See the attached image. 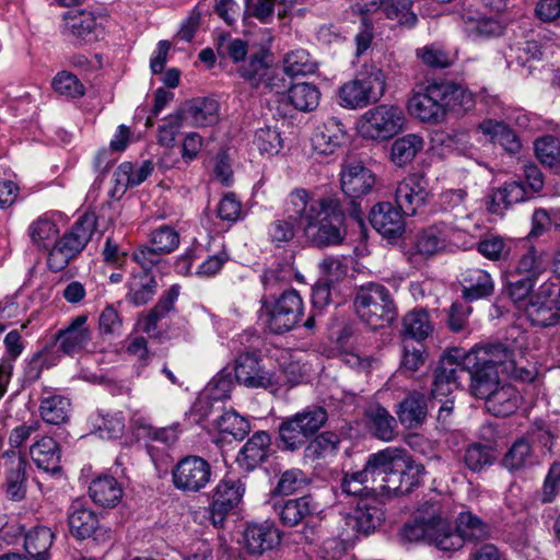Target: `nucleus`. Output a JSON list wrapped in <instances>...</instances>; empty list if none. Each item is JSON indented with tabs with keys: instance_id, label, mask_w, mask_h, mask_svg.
<instances>
[{
	"instance_id": "obj_1",
	"label": "nucleus",
	"mask_w": 560,
	"mask_h": 560,
	"mask_svg": "<svg viewBox=\"0 0 560 560\" xmlns=\"http://www.w3.org/2000/svg\"><path fill=\"white\" fill-rule=\"evenodd\" d=\"M510 348L503 343L477 346L464 354V366L468 369L471 394L487 399L500 387L499 369L504 373H513L525 351L522 345Z\"/></svg>"
},
{
	"instance_id": "obj_2",
	"label": "nucleus",
	"mask_w": 560,
	"mask_h": 560,
	"mask_svg": "<svg viewBox=\"0 0 560 560\" xmlns=\"http://www.w3.org/2000/svg\"><path fill=\"white\" fill-rule=\"evenodd\" d=\"M401 536L408 541L425 540L441 551L454 552L463 548V539L456 525L441 513L436 502L427 501L412 523L406 524Z\"/></svg>"
},
{
	"instance_id": "obj_3",
	"label": "nucleus",
	"mask_w": 560,
	"mask_h": 560,
	"mask_svg": "<svg viewBox=\"0 0 560 560\" xmlns=\"http://www.w3.org/2000/svg\"><path fill=\"white\" fill-rule=\"evenodd\" d=\"M386 90V77L375 65H364L352 80L338 91L339 104L347 109L364 108L377 103Z\"/></svg>"
},
{
	"instance_id": "obj_4",
	"label": "nucleus",
	"mask_w": 560,
	"mask_h": 560,
	"mask_svg": "<svg viewBox=\"0 0 560 560\" xmlns=\"http://www.w3.org/2000/svg\"><path fill=\"white\" fill-rule=\"evenodd\" d=\"M354 308L360 319L372 329L390 325L397 316L389 291L375 282H369L357 290Z\"/></svg>"
},
{
	"instance_id": "obj_5",
	"label": "nucleus",
	"mask_w": 560,
	"mask_h": 560,
	"mask_svg": "<svg viewBox=\"0 0 560 560\" xmlns=\"http://www.w3.org/2000/svg\"><path fill=\"white\" fill-rule=\"evenodd\" d=\"M327 421V411L320 406L306 407L302 411L285 418L278 428L282 447L291 452L302 448Z\"/></svg>"
},
{
	"instance_id": "obj_6",
	"label": "nucleus",
	"mask_w": 560,
	"mask_h": 560,
	"mask_svg": "<svg viewBox=\"0 0 560 560\" xmlns=\"http://www.w3.org/2000/svg\"><path fill=\"white\" fill-rule=\"evenodd\" d=\"M95 229V213L88 212L81 215L72 229L51 248L47 259L48 268L54 272L63 270L83 250Z\"/></svg>"
},
{
	"instance_id": "obj_7",
	"label": "nucleus",
	"mask_w": 560,
	"mask_h": 560,
	"mask_svg": "<svg viewBox=\"0 0 560 560\" xmlns=\"http://www.w3.org/2000/svg\"><path fill=\"white\" fill-rule=\"evenodd\" d=\"M404 110L392 104L376 105L364 112L357 121V132L365 140L385 141L401 131Z\"/></svg>"
},
{
	"instance_id": "obj_8",
	"label": "nucleus",
	"mask_w": 560,
	"mask_h": 560,
	"mask_svg": "<svg viewBox=\"0 0 560 560\" xmlns=\"http://www.w3.org/2000/svg\"><path fill=\"white\" fill-rule=\"evenodd\" d=\"M345 212L337 197L315 222L305 226L306 238L317 247L339 245L347 235Z\"/></svg>"
},
{
	"instance_id": "obj_9",
	"label": "nucleus",
	"mask_w": 560,
	"mask_h": 560,
	"mask_svg": "<svg viewBox=\"0 0 560 560\" xmlns=\"http://www.w3.org/2000/svg\"><path fill=\"white\" fill-rule=\"evenodd\" d=\"M303 314V301L298 291H284L273 302L264 301L260 318L273 334H283L299 323Z\"/></svg>"
},
{
	"instance_id": "obj_10",
	"label": "nucleus",
	"mask_w": 560,
	"mask_h": 560,
	"mask_svg": "<svg viewBox=\"0 0 560 560\" xmlns=\"http://www.w3.org/2000/svg\"><path fill=\"white\" fill-rule=\"evenodd\" d=\"M375 481L387 494L401 495V482L408 468V455L405 450L386 447L373 454Z\"/></svg>"
},
{
	"instance_id": "obj_11",
	"label": "nucleus",
	"mask_w": 560,
	"mask_h": 560,
	"mask_svg": "<svg viewBox=\"0 0 560 560\" xmlns=\"http://www.w3.org/2000/svg\"><path fill=\"white\" fill-rule=\"evenodd\" d=\"M336 198V195H326L315 199L308 190L295 188L285 199L284 213L290 221L301 225L305 232V226L315 222L326 210V205L331 203Z\"/></svg>"
},
{
	"instance_id": "obj_12",
	"label": "nucleus",
	"mask_w": 560,
	"mask_h": 560,
	"mask_svg": "<svg viewBox=\"0 0 560 560\" xmlns=\"http://www.w3.org/2000/svg\"><path fill=\"white\" fill-rule=\"evenodd\" d=\"M553 289V280L542 282L533 291L525 304V315L528 320L539 327L557 325L560 319V307Z\"/></svg>"
},
{
	"instance_id": "obj_13",
	"label": "nucleus",
	"mask_w": 560,
	"mask_h": 560,
	"mask_svg": "<svg viewBox=\"0 0 560 560\" xmlns=\"http://www.w3.org/2000/svg\"><path fill=\"white\" fill-rule=\"evenodd\" d=\"M173 483L185 492L202 490L211 479L210 464L199 456H186L173 468Z\"/></svg>"
},
{
	"instance_id": "obj_14",
	"label": "nucleus",
	"mask_w": 560,
	"mask_h": 560,
	"mask_svg": "<svg viewBox=\"0 0 560 560\" xmlns=\"http://www.w3.org/2000/svg\"><path fill=\"white\" fill-rule=\"evenodd\" d=\"M244 493L245 485L241 479L226 478L217 485L209 510L213 526H223L225 518L240 504Z\"/></svg>"
},
{
	"instance_id": "obj_15",
	"label": "nucleus",
	"mask_w": 560,
	"mask_h": 560,
	"mask_svg": "<svg viewBox=\"0 0 560 560\" xmlns=\"http://www.w3.org/2000/svg\"><path fill=\"white\" fill-rule=\"evenodd\" d=\"M430 198L428 180L420 174L402 178L395 190V201L405 215H415Z\"/></svg>"
},
{
	"instance_id": "obj_16",
	"label": "nucleus",
	"mask_w": 560,
	"mask_h": 560,
	"mask_svg": "<svg viewBox=\"0 0 560 560\" xmlns=\"http://www.w3.org/2000/svg\"><path fill=\"white\" fill-rule=\"evenodd\" d=\"M93 338V330L88 325V315L81 314L71 319L62 329H59L54 340L59 352L73 357L88 349Z\"/></svg>"
},
{
	"instance_id": "obj_17",
	"label": "nucleus",
	"mask_w": 560,
	"mask_h": 560,
	"mask_svg": "<svg viewBox=\"0 0 560 560\" xmlns=\"http://www.w3.org/2000/svg\"><path fill=\"white\" fill-rule=\"evenodd\" d=\"M4 468L2 488L5 495L11 501H22L26 495L27 462L20 452L7 451L2 455V464Z\"/></svg>"
},
{
	"instance_id": "obj_18",
	"label": "nucleus",
	"mask_w": 560,
	"mask_h": 560,
	"mask_svg": "<svg viewBox=\"0 0 560 560\" xmlns=\"http://www.w3.org/2000/svg\"><path fill=\"white\" fill-rule=\"evenodd\" d=\"M467 372L468 369L464 366V355H460L458 351L442 358L435 370L432 384L433 397L448 396L459 387L462 375Z\"/></svg>"
},
{
	"instance_id": "obj_19",
	"label": "nucleus",
	"mask_w": 560,
	"mask_h": 560,
	"mask_svg": "<svg viewBox=\"0 0 560 560\" xmlns=\"http://www.w3.org/2000/svg\"><path fill=\"white\" fill-rule=\"evenodd\" d=\"M441 92L436 82L429 84L423 91L413 93L408 102V109L412 116L421 121L438 124L445 118Z\"/></svg>"
},
{
	"instance_id": "obj_20",
	"label": "nucleus",
	"mask_w": 560,
	"mask_h": 560,
	"mask_svg": "<svg viewBox=\"0 0 560 560\" xmlns=\"http://www.w3.org/2000/svg\"><path fill=\"white\" fill-rule=\"evenodd\" d=\"M235 380L248 388H268L271 386L273 375L262 365L260 358L255 353H242L235 360Z\"/></svg>"
},
{
	"instance_id": "obj_21",
	"label": "nucleus",
	"mask_w": 560,
	"mask_h": 560,
	"mask_svg": "<svg viewBox=\"0 0 560 560\" xmlns=\"http://www.w3.org/2000/svg\"><path fill=\"white\" fill-rule=\"evenodd\" d=\"M242 537L243 548L250 556H261L281 540L278 528L269 522L247 524Z\"/></svg>"
},
{
	"instance_id": "obj_22",
	"label": "nucleus",
	"mask_w": 560,
	"mask_h": 560,
	"mask_svg": "<svg viewBox=\"0 0 560 560\" xmlns=\"http://www.w3.org/2000/svg\"><path fill=\"white\" fill-rule=\"evenodd\" d=\"M187 126L203 128L220 120V104L211 97H198L185 102L178 108Z\"/></svg>"
},
{
	"instance_id": "obj_23",
	"label": "nucleus",
	"mask_w": 560,
	"mask_h": 560,
	"mask_svg": "<svg viewBox=\"0 0 560 560\" xmlns=\"http://www.w3.org/2000/svg\"><path fill=\"white\" fill-rule=\"evenodd\" d=\"M339 176L343 194L352 199L368 195L375 185V175L362 163L343 165Z\"/></svg>"
},
{
	"instance_id": "obj_24",
	"label": "nucleus",
	"mask_w": 560,
	"mask_h": 560,
	"mask_svg": "<svg viewBox=\"0 0 560 560\" xmlns=\"http://www.w3.org/2000/svg\"><path fill=\"white\" fill-rule=\"evenodd\" d=\"M399 208L390 202H380L370 212L371 225L386 238H397L405 231V221Z\"/></svg>"
},
{
	"instance_id": "obj_25",
	"label": "nucleus",
	"mask_w": 560,
	"mask_h": 560,
	"mask_svg": "<svg viewBox=\"0 0 560 560\" xmlns=\"http://www.w3.org/2000/svg\"><path fill=\"white\" fill-rule=\"evenodd\" d=\"M345 126L335 117L317 126L312 136L313 150L322 155L332 154L347 141Z\"/></svg>"
},
{
	"instance_id": "obj_26",
	"label": "nucleus",
	"mask_w": 560,
	"mask_h": 560,
	"mask_svg": "<svg viewBox=\"0 0 560 560\" xmlns=\"http://www.w3.org/2000/svg\"><path fill=\"white\" fill-rule=\"evenodd\" d=\"M318 504L310 495L289 499L275 505L280 522L284 526L293 527L303 522H312L318 515Z\"/></svg>"
},
{
	"instance_id": "obj_27",
	"label": "nucleus",
	"mask_w": 560,
	"mask_h": 560,
	"mask_svg": "<svg viewBox=\"0 0 560 560\" xmlns=\"http://www.w3.org/2000/svg\"><path fill=\"white\" fill-rule=\"evenodd\" d=\"M63 20L70 34L84 42H96L104 35L102 23L92 12L71 10L65 13Z\"/></svg>"
},
{
	"instance_id": "obj_28",
	"label": "nucleus",
	"mask_w": 560,
	"mask_h": 560,
	"mask_svg": "<svg viewBox=\"0 0 560 560\" xmlns=\"http://www.w3.org/2000/svg\"><path fill=\"white\" fill-rule=\"evenodd\" d=\"M374 483H376L375 466L373 454H371L362 470L345 474L340 487L348 495L369 498L375 493Z\"/></svg>"
},
{
	"instance_id": "obj_29",
	"label": "nucleus",
	"mask_w": 560,
	"mask_h": 560,
	"mask_svg": "<svg viewBox=\"0 0 560 560\" xmlns=\"http://www.w3.org/2000/svg\"><path fill=\"white\" fill-rule=\"evenodd\" d=\"M68 523L71 534L80 540L93 537L95 540L103 539L107 534L106 529L98 526L95 513L86 508L72 505Z\"/></svg>"
},
{
	"instance_id": "obj_30",
	"label": "nucleus",
	"mask_w": 560,
	"mask_h": 560,
	"mask_svg": "<svg viewBox=\"0 0 560 560\" xmlns=\"http://www.w3.org/2000/svg\"><path fill=\"white\" fill-rule=\"evenodd\" d=\"M271 438L266 431H257L243 445L237 455L238 464L247 470L255 469L270 453Z\"/></svg>"
},
{
	"instance_id": "obj_31",
	"label": "nucleus",
	"mask_w": 560,
	"mask_h": 560,
	"mask_svg": "<svg viewBox=\"0 0 560 560\" xmlns=\"http://www.w3.org/2000/svg\"><path fill=\"white\" fill-rule=\"evenodd\" d=\"M463 298L476 301L490 296L494 290V282L489 272L479 268H467L460 276Z\"/></svg>"
},
{
	"instance_id": "obj_32",
	"label": "nucleus",
	"mask_w": 560,
	"mask_h": 560,
	"mask_svg": "<svg viewBox=\"0 0 560 560\" xmlns=\"http://www.w3.org/2000/svg\"><path fill=\"white\" fill-rule=\"evenodd\" d=\"M30 455L35 465L45 472L55 475L61 471L58 443L49 436H43L32 444Z\"/></svg>"
},
{
	"instance_id": "obj_33",
	"label": "nucleus",
	"mask_w": 560,
	"mask_h": 560,
	"mask_svg": "<svg viewBox=\"0 0 560 560\" xmlns=\"http://www.w3.org/2000/svg\"><path fill=\"white\" fill-rule=\"evenodd\" d=\"M428 399L423 394L413 392L398 405L397 416L406 429H418L425 421Z\"/></svg>"
},
{
	"instance_id": "obj_34",
	"label": "nucleus",
	"mask_w": 560,
	"mask_h": 560,
	"mask_svg": "<svg viewBox=\"0 0 560 560\" xmlns=\"http://www.w3.org/2000/svg\"><path fill=\"white\" fill-rule=\"evenodd\" d=\"M126 300L135 306L147 304L156 293V280L150 271L132 273L128 283Z\"/></svg>"
},
{
	"instance_id": "obj_35",
	"label": "nucleus",
	"mask_w": 560,
	"mask_h": 560,
	"mask_svg": "<svg viewBox=\"0 0 560 560\" xmlns=\"http://www.w3.org/2000/svg\"><path fill=\"white\" fill-rule=\"evenodd\" d=\"M365 416L369 429L376 439L390 442L397 436V421L384 407H370Z\"/></svg>"
},
{
	"instance_id": "obj_36",
	"label": "nucleus",
	"mask_w": 560,
	"mask_h": 560,
	"mask_svg": "<svg viewBox=\"0 0 560 560\" xmlns=\"http://www.w3.org/2000/svg\"><path fill=\"white\" fill-rule=\"evenodd\" d=\"M548 259L544 250L529 247L516 261L513 269L514 276L530 279L536 282L537 279L547 270Z\"/></svg>"
},
{
	"instance_id": "obj_37",
	"label": "nucleus",
	"mask_w": 560,
	"mask_h": 560,
	"mask_svg": "<svg viewBox=\"0 0 560 560\" xmlns=\"http://www.w3.org/2000/svg\"><path fill=\"white\" fill-rule=\"evenodd\" d=\"M539 464L527 439L516 440L505 453L502 465L510 471H520Z\"/></svg>"
},
{
	"instance_id": "obj_38",
	"label": "nucleus",
	"mask_w": 560,
	"mask_h": 560,
	"mask_svg": "<svg viewBox=\"0 0 560 560\" xmlns=\"http://www.w3.org/2000/svg\"><path fill=\"white\" fill-rule=\"evenodd\" d=\"M92 500L104 508H114L122 497V489L112 476H101L94 479L89 488Z\"/></svg>"
},
{
	"instance_id": "obj_39",
	"label": "nucleus",
	"mask_w": 560,
	"mask_h": 560,
	"mask_svg": "<svg viewBox=\"0 0 560 560\" xmlns=\"http://www.w3.org/2000/svg\"><path fill=\"white\" fill-rule=\"evenodd\" d=\"M520 401L521 396L516 388L503 384L486 399V407L497 417H506L517 409Z\"/></svg>"
},
{
	"instance_id": "obj_40",
	"label": "nucleus",
	"mask_w": 560,
	"mask_h": 560,
	"mask_svg": "<svg viewBox=\"0 0 560 560\" xmlns=\"http://www.w3.org/2000/svg\"><path fill=\"white\" fill-rule=\"evenodd\" d=\"M479 129L506 152L515 154L520 151L521 141L517 135L504 122L488 119L479 125Z\"/></svg>"
},
{
	"instance_id": "obj_41",
	"label": "nucleus",
	"mask_w": 560,
	"mask_h": 560,
	"mask_svg": "<svg viewBox=\"0 0 560 560\" xmlns=\"http://www.w3.org/2000/svg\"><path fill=\"white\" fill-rule=\"evenodd\" d=\"M340 438L332 431L315 434L304 448V458L311 462L335 456L339 448Z\"/></svg>"
},
{
	"instance_id": "obj_42",
	"label": "nucleus",
	"mask_w": 560,
	"mask_h": 560,
	"mask_svg": "<svg viewBox=\"0 0 560 560\" xmlns=\"http://www.w3.org/2000/svg\"><path fill=\"white\" fill-rule=\"evenodd\" d=\"M441 92L442 105L445 114L467 110L472 105V95L463 86L453 82H436Z\"/></svg>"
},
{
	"instance_id": "obj_43",
	"label": "nucleus",
	"mask_w": 560,
	"mask_h": 560,
	"mask_svg": "<svg viewBox=\"0 0 560 560\" xmlns=\"http://www.w3.org/2000/svg\"><path fill=\"white\" fill-rule=\"evenodd\" d=\"M52 541L51 530L45 526H37L25 535L24 548L34 560H47Z\"/></svg>"
},
{
	"instance_id": "obj_44",
	"label": "nucleus",
	"mask_w": 560,
	"mask_h": 560,
	"mask_svg": "<svg viewBox=\"0 0 560 560\" xmlns=\"http://www.w3.org/2000/svg\"><path fill=\"white\" fill-rule=\"evenodd\" d=\"M455 525L462 536L463 546L466 541H480L490 537L489 525L471 512L459 513Z\"/></svg>"
},
{
	"instance_id": "obj_45",
	"label": "nucleus",
	"mask_w": 560,
	"mask_h": 560,
	"mask_svg": "<svg viewBox=\"0 0 560 560\" xmlns=\"http://www.w3.org/2000/svg\"><path fill=\"white\" fill-rule=\"evenodd\" d=\"M402 335L417 341L424 340L433 331L429 314L425 310L409 311L402 317Z\"/></svg>"
},
{
	"instance_id": "obj_46",
	"label": "nucleus",
	"mask_w": 560,
	"mask_h": 560,
	"mask_svg": "<svg viewBox=\"0 0 560 560\" xmlns=\"http://www.w3.org/2000/svg\"><path fill=\"white\" fill-rule=\"evenodd\" d=\"M386 19L395 21L399 26L411 28L417 22L412 11V0H382L380 8Z\"/></svg>"
},
{
	"instance_id": "obj_47",
	"label": "nucleus",
	"mask_w": 560,
	"mask_h": 560,
	"mask_svg": "<svg viewBox=\"0 0 560 560\" xmlns=\"http://www.w3.org/2000/svg\"><path fill=\"white\" fill-rule=\"evenodd\" d=\"M178 294L177 287L170 288L158 304L140 320L141 330L149 335L153 334L158 328V323L173 308Z\"/></svg>"
},
{
	"instance_id": "obj_48",
	"label": "nucleus",
	"mask_w": 560,
	"mask_h": 560,
	"mask_svg": "<svg viewBox=\"0 0 560 560\" xmlns=\"http://www.w3.org/2000/svg\"><path fill=\"white\" fill-rule=\"evenodd\" d=\"M423 140L420 136L410 133L398 138L392 144L390 158L392 161L402 166L415 159L417 153L422 149Z\"/></svg>"
},
{
	"instance_id": "obj_49",
	"label": "nucleus",
	"mask_w": 560,
	"mask_h": 560,
	"mask_svg": "<svg viewBox=\"0 0 560 560\" xmlns=\"http://www.w3.org/2000/svg\"><path fill=\"white\" fill-rule=\"evenodd\" d=\"M153 170L154 165L150 160L143 161L138 167L130 162H124L115 172L116 182L125 187H136L142 184Z\"/></svg>"
},
{
	"instance_id": "obj_50",
	"label": "nucleus",
	"mask_w": 560,
	"mask_h": 560,
	"mask_svg": "<svg viewBox=\"0 0 560 560\" xmlns=\"http://www.w3.org/2000/svg\"><path fill=\"white\" fill-rule=\"evenodd\" d=\"M447 233L444 229L432 225L417 235V252L424 256H432L446 246Z\"/></svg>"
},
{
	"instance_id": "obj_51",
	"label": "nucleus",
	"mask_w": 560,
	"mask_h": 560,
	"mask_svg": "<svg viewBox=\"0 0 560 560\" xmlns=\"http://www.w3.org/2000/svg\"><path fill=\"white\" fill-rule=\"evenodd\" d=\"M70 400L62 396H50L42 400L39 411L42 419L50 424H61L68 421Z\"/></svg>"
},
{
	"instance_id": "obj_52",
	"label": "nucleus",
	"mask_w": 560,
	"mask_h": 560,
	"mask_svg": "<svg viewBox=\"0 0 560 560\" xmlns=\"http://www.w3.org/2000/svg\"><path fill=\"white\" fill-rule=\"evenodd\" d=\"M528 198V191L525 183L521 180H514L506 183L503 187L497 189L492 196L491 211H500V206L504 208L514 203L524 201Z\"/></svg>"
},
{
	"instance_id": "obj_53",
	"label": "nucleus",
	"mask_w": 560,
	"mask_h": 560,
	"mask_svg": "<svg viewBox=\"0 0 560 560\" xmlns=\"http://www.w3.org/2000/svg\"><path fill=\"white\" fill-rule=\"evenodd\" d=\"M320 93L311 83H298L288 91V98L294 108L301 112H310L317 107Z\"/></svg>"
},
{
	"instance_id": "obj_54",
	"label": "nucleus",
	"mask_w": 560,
	"mask_h": 560,
	"mask_svg": "<svg viewBox=\"0 0 560 560\" xmlns=\"http://www.w3.org/2000/svg\"><path fill=\"white\" fill-rule=\"evenodd\" d=\"M213 425L222 434H229L234 440H243L249 432L248 421L234 410H226L213 420Z\"/></svg>"
},
{
	"instance_id": "obj_55",
	"label": "nucleus",
	"mask_w": 560,
	"mask_h": 560,
	"mask_svg": "<svg viewBox=\"0 0 560 560\" xmlns=\"http://www.w3.org/2000/svg\"><path fill=\"white\" fill-rule=\"evenodd\" d=\"M317 69V62L305 49L289 51L283 58V71L290 77L312 74Z\"/></svg>"
},
{
	"instance_id": "obj_56",
	"label": "nucleus",
	"mask_w": 560,
	"mask_h": 560,
	"mask_svg": "<svg viewBox=\"0 0 560 560\" xmlns=\"http://www.w3.org/2000/svg\"><path fill=\"white\" fill-rule=\"evenodd\" d=\"M465 31L474 38H491L503 33V25L494 18L467 16Z\"/></svg>"
},
{
	"instance_id": "obj_57",
	"label": "nucleus",
	"mask_w": 560,
	"mask_h": 560,
	"mask_svg": "<svg viewBox=\"0 0 560 560\" xmlns=\"http://www.w3.org/2000/svg\"><path fill=\"white\" fill-rule=\"evenodd\" d=\"M215 51L222 59H231L237 63L243 61L248 52L247 43L241 38H233L229 34H220L215 40Z\"/></svg>"
},
{
	"instance_id": "obj_58",
	"label": "nucleus",
	"mask_w": 560,
	"mask_h": 560,
	"mask_svg": "<svg viewBox=\"0 0 560 560\" xmlns=\"http://www.w3.org/2000/svg\"><path fill=\"white\" fill-rule=\"evenodd\" d=\"M58 232L55 222L45 217L38 218L28 228L31 241L38 248H48Z\"/></svg>"
},
{
	"instance_id": "obj_59",
	"label": "nucleus",
	"mask_w": 560,
	"mask_h": 560,
	"mask_svg": "<svg viewBox=\"0 0 560 560\" xmlns=\"http://www.w3.org/2000/svg\"><path fill=\"white\" fill-rule=\"evenodd\" d=\"M383 517L384 514L381 509L361 502L353 514L354 527L358 532L369 534L382 523Z\"/></svg>"
},
{
	"instance_id": "obj_60",
	"label": "nucleus",
	"mask_w": 560,
	"mask_h": 560,
	"mask_svg": "<svg viewBox=\"0 0 560 560\" xmlns=\"http://www.w3.org/2000/svg\"><path fill=\"white\" fill-rule=\"evenodd\" d=\"M150 244L158 253L170 254L179 245V233L173 226L163 224L151 232Z\"/></svg>"
},
{
	"instance_id": "obj_61",
	"label": "nucleus",
	"mask_w": 560,
	"mask_h": 560,
	"mask_svg": "<svg viewBox=\"0 0 560 560\" xmlns=\"http://www.w3.org/2000/svg\"><path fill=\"white\" fill-rule=\"evenodd\" d=\"M535 152L539 162L553 167L560 163V140L553 136H545L536 140Z\"/></svg>"
},
{
	"instance_id": "obj_62",
	"label": "nucleus",
	"mask_w": 560,
	"mask_h": 560,
	"mask_svg": "<svg viewBox=\"0 0 560 560\" xmlns=\"http://www.w3.org/2000/svg\"><path fill=\"white\" fill-rule=\"evenodd\" d=\"M282 138L277 128L264 127L255 132L254 144L261 154L275 155L282 149Z\"/></svg>"
},
{
	"instance_id": "obj_63",
	"label": "nucleus",
	"mask_w": 560,
	"mask_h": 560,
	"mask_svg": "<svg viewBox=\"0 0 560 560\" xmlns=\"http://www.w3.org/2000/svg\"><path fill=\"white\" fill-rule=\"evenodd\" d=\"M54 91L65 97L75 98L84 95V85L69 71L58 72L51 82Z\"/></svg>"
},
{
	"instance_id": "obj_64",
	"label": "nucleus",
	"mask_w": 560,
	"mask_h": 560,
	"mask_svg": "<svg viewBox=\"0 0 560 560\" xmlns=\"http://www.w3.org/2000/svg\"><path fill=\"white\" fill-rule=\"evenodd\" d=\"M187 126L184 118L182 117L178 109H176L173 114L168 115L163 124L158 129V142L159 144L173 148L175 144V139L179 133L180 129Z\"/></svg>"
}]
</instances>
